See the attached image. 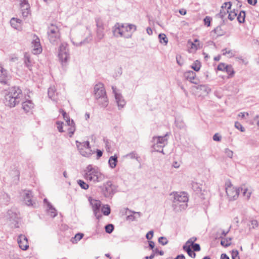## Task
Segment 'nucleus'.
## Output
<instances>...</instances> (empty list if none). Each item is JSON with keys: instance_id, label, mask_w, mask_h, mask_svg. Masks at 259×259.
<instances>
[{"instance_id": "obj_1", "label": "nucleus", "mask_w": 259, "mask_h": 259, "mask_svg": "<svg viewBox=\"0 0 259 259\" xmlns=\"http://www.w3.org/2000/svg\"><path fill=\"white\" fill-rule=\"evenodd\" d=\"M23 97L21 90L19 87H13L6 93L4 103L7 106L14 107L22 101Z\"/></svg>"}, {"instance_id": "obj_2", "label": "nucleus", "mask_w": 259, "mask_h": 259, "mask_svg": "<svg viewBox=\"0 0 259 259\" xmlns=\"http://www.w3.org/2000/svg\"><path fill=\"white\" fill-rule=\"evenodd\" d=\"M137 26L132 24H120L117 23L113 29V33L115 36H123L126 38L132 37V33L136 31Z\"/></svg>"}, {"instance_id": "obj_3", "label": "nucleus", "mask_w": 259, "mask_h": 259, "mask_svg": "<svg viewBox=\"0 0 259 259\" xmlns=\"http://www.w3.org/2000/svg\"><path fill=\"white\" fill-rule=\"evenodd\" d=\"M174 195L172 208L175 211L178 212L185 209L187 206L188 197L187 193L181 192H174L170 195Z\"/></svg>"}, {"instance_id": "obj_4", "label": "nucleus", "mask_w": 259, "mask_h": 259, "mask_svg": "<svg viewBox=\"0 0 259 259\" xmlns=\"http://www.w3.org/2000/svg\"><path fill=\"white\" fill-rule=\"evenodd\" d=\"M85 171L84 178L90 181L95 183L100 182L105 179L104 175L99 171L97 167H93L91 164L88 165Z\"/></svg>"}, {"instance_id": "obj_5", "label": "nucleus", "mask_w": 259, "mask_h": 259, "mask_svg": "<svg viewBox=\"0 0 259 259\" xmlns=\"http://www.w3.org/2000/svg\"><path fill=\"white\" fill-rule=\"evenodd\" d=\"M94 93L95 97L100 105L106 107L108 105V101L104 84L102 83L96 84L94 87Z\"/></svg>"}, {"instance_id": "obj_6", "label": "nucleus", "mask_w": 259, "mask_h": 259, "mask_svg": "<svg viewBox=\"0 0 259 259\" xmlns=\"http://www.w3.org/2000/svg\"><path fill=\"white\" fill-rule=\"evenodd\" d=\"M47 33L48 39L51 44L56 45L60 40V29L57 26L51 24L48 27Z\"/></svg>"}, {"instance_id": "obj_7", "label": "nucleus", "mask_w": 259, "mask_h": 259, "mask_svg": "<svg viewBox=\"0 0 259 259\" xmlns=\"http://www.w3.org/2000/svg\"><path fill=\"white\" fill-rule=\"evenodd\" d=\"M58 56L60 61L63 65H65L70 59L68 52V45L67 44L62 43L59 49Z\"/></svg>"}, {"instance_id": "obj_8", "label": "nucleus", "mask_w": 259, "mask_h": 259, "mask_svg": "<svg viewBox=\"0 0 259 259\" xmlns=\"http://www.w3.org/2000/svg\"><path fill=\"white\" fill-rule=\"evenodd\" d=\"M102 194L106 198H111L116 191V187L111 181H107L100 187Z\"/></svg>"}, {"instance_id": "obj_9", "label": "nucleus", "mask_w": 259, "mask_h": 259, "mask_svg": "<svg viewBox=\"0 0 259 259\" xmlns=\"http://www.w3.org/2000/svg\"><path fill=\"white\" fill-rule=\"evenodd\" d=\"M95 21L97 26L96 36L98 40H101L105 35L103 22L100 18H96Z\"/></svg>"}, {"instance_id": "obj_10", "label": "nucleus", "mask_w": 259, "mask_h": 259, "mask_svg": "<svg viewBox=\"0 0 259 259\" xmlns=\"http://www.w3.org/2000/svg\"><path fill=\"white\" fill-rule=\"evenodd\" d=\"M60 112L62 113L64 118L66 120V124L64 126H69V127L68 128L67 131L69 136L71 137L75 131V123L73 120H70V119L67 117L66 113L63 110L60 111Z\"/></svg>"}, {"instance_id": "obj_11", "label": "nucleus", "mask_w": 259, "mask_h": 259, "mask_svg": "<svg viewBox=\"0 0 259 259\" xmlns=\"http://www.w3.org/2000/svg\"><path fill=\"white\" fill-rule=\"evenodd\" d=\"M226 192L230 200H233L237 199L239 192L240 189H237L232 187V185H230L226 188Z\"/></svg>"}, {"instance_id": "obj_12", "label": "nucleus", "mask_w": 259, "mask_h": 259, "mask_svg": "<svg viewBox=\"0 0 259 259\" xmlns=\"http://www.w3.org/2000/svg\"><path fill=\"white\" fill-rule=\"evenodd\" d=\"M31 45L33 54H39L41 53L42 50L40 43V40L35 34L33 35Z\"/></svg>"}, {"instance_id": "obj_13", "label": "nucleus", "mask_w": 259, "mask_h": 259, "mask_svg": "<svg viewBox=\"0 0 259 259\" xmlns=\"http://www.w3.org/2000/svg\"><path fill=\"white\" fill-rule=\"evenodd\" d=\"M21 196L26 205L33 206L35 203H33L32 200V194L31 191L23 190L21 193Z\"/></svg>"}, {"instance_id": "obj_14", "label": "nucleus", "mask_w": 259, "mask_h": 259, "mask_svg": "<svg viewBox=\"0 0 259 259\" xmlns=\"http://www.w3.org/2000/svg\"><path fill=\"white\" fill-rule=\"evenodd\" d=\"M20 8L23 17H27L30 14V5L28 0H20Z\"/></svg>"}, {"instance_id": "obj_15", "label": "nucleus", "mask_w": 259, "mask_h": 259, "mask_svg": "<svg viewBox=\"0 0 259 259\" xmlns=\"http://www.w3.org/2000/svg\"><path fill=\"white\" fill-rule=\"evenodd\" d=\"M184 77L191 83L197 84L199 83V80L196 78V73L193 71H188L184 73Z\"/></svg>"}, {"instance_id": "obj_16", "label": "nucleus", "mask_w": 259, "mask_h": 259, "mask_svg": "<svg viewBox=\"0 0 259 259\" xmlns=\"http://www.w3.org/2000/svg\"><path fill=\"white\" fill-rule=\"evenodd\" d=\"M112 89L113 90V93L114 94L115 100L117 103L118 106L119 107L123 108L125 105V101L123 99L121 95L116 92V88L115 87L112 86Z\"/></svg>"}, {"instance_id": "obj_17", "label": "nucleus", "mask_w": 259, "mask_h": 259, "mask_svg": "<svg viewBox=\"0 0 259 259\" xmlns=\"http://www.w3.org/2000/svg\"><path fill=\"white\" fill-rule=\"evenodd\" d=\"M17 241L20 248L22 250H25L28 248V240L25 235L22 234L19 235Z\"/></svg>"}, {"instance_id": "obj_18", "label": "nucleus", "mask_w": 259, "mask_h": 259, "mask_svg": "<svg viewBox=\"0 0 259 259\" xmlns=\"http://www.w3.org/2000/svg\"><path fill=\"white\" fill-rule=\"evenodd\" d=\"M24 62L25 66L27 67L30 70H31V68L34 64V61L31 58V56L27 53L24 54Z\"/></svg>"}, {"instance_id": "obj_19", "label": "nucleus", "mask_w": 259, "mask_h": 259, "mask_svg": "<svg viewBox=\"0 0 259 259\" xmlns=\"http://www.w3.org/2000/svg\"><path fill=\"white\" fill-rule=\"evenodd\" d=\"M91 204L95 216L97 219H99V216L98 215V213H99L101 202L100 201L94 200L91 202Z\"/></svg>"}, {"instance_id": "obj_20", "label": "nucleus", "mask_w": 259, "mask_h": 259, "mask_svg": "<svg viewBox=\"0 0 259 259\" xmlns=\"http://www.w3.org/2000/svg\"><path fill=\"white\" fill-rule=\"evenodd\" d=\"M33 107L34 104L30 100L22 102V108L26 113L30 112Z\"/></svg>"}, {"instance_id": "obj_21", "label": "nucleus", "mask_w": 259, "mask_h": 259, "mask_svg": "<svg viewBox=\"0 0 259 259\" xmlns=\"http://www.w3.org/2000/svg\"><path fill=\"white\" fill-rule=\"evenodd\" d=\"M9 77L7 75V70L3 67H1V73L0 74V82L3 84H8Z\"/></svg>"}, {"instance_id": "obj_22", "label": "nucleus", "mask_w": 259, "mask_h": 259, "mask_svg": "<svg viewBox=\"0 0 259 259\" xmlns=\"http://www.w3.org/2000/svg\"><path fill=\"white\" fill-rule=\"evenodd\" d=\"M126 210L125 214H127V211H128L130 212H131L133 213V214L128 215L126 218V220L127 221H134L136 220V217L134 215V214H136L138 215V217H140L142 215V213L140 212H137L133 210H129L128 208H125Z\"/></svg>"}, {"instance_id": "obj_23", "label": "nucleus", "mask_w": 259, "mask_h": 259, "mask_svg": "<svg viewBox=\"0 0 259 259\" xmlns=\"http://www.w3.org/2000/svg\"><path fill=\"white\" fill-rule=\"evenodd\" d=\"M168 136V133H166L163 136H158L153 138L154 141H157L159 144L166 145L167 143V139L166 137Z\"/></svg>"}, {"instance_id": "obj_24", "label": "nucleus", "mask_w": 259, "mask_h": 259, "mask_svg": "<svg viewBox=\"0 0 259 259\" xmlns=\"http://www.w3.org/2000/svg\"><path fill=\"white\" fill-rule=\"evenodd\" d=\"M77 147L81 154L83 156L89 157L92 154V150L88 148V149H84L82 147H80L78 145H77Z\"/></svg>"}, {"instance_id": "obj_25", "label": "nucleus", "mask_w": 259, "mask_h": 259, "mask_svg": "<svg viewBox=\"0 0 259 259\" xmlns=\"http://www.w3.org/2000/svg\"><path fill=\"white\" fill-rule=\"evenodd\" d=\"M183 249L186 251L188 254L192 258H195L196 256V253L194 252V250H192L191 248V246L190 245H184L183 246Z\"/></svg>"}, {"instance_id": "obj_26", "label": "nucleus", "mask_w": 259, "mask_h": 259, "mask_svg": "<svg viewBox=\"0 0 259 259\" xmlns=\"http://www.w3.org/2000/svg\"><path fill=\"white\" fill-rule=\"evenodd\" d=\"M48 213L53 218L57 215V211L50 203H48Z\"/></svg>"}, {"instance_id": "obj_27", "label": "nucleus", "mask_w": 259, "mask_h": 259, "mask_svg": "<svg viewBox=\"0 0 259 259\" xmlns=\"http://www.w3.org/2000/svg\"><path fill=\"white\" fill-rule=\"evenodd\" d=\"M117 162V157L115 155L113 156H111L109 158V159L108 160V163L109 164V166L112 168H113L115 167L116 166Z\"/></svg>"}, {"instance_id": "obj_28", "label": "nucleus", "mask_w": 259, "mask_h": 259, "mask_svg": "<svg viewBox=\"0 0 259 259\" xmlns=\"http://www.w3.org/2000/svg\"><path fill=\"white\" fill-rule=\"evenodd\" d=\"M155 144L153 147L155 151L163 153V148L165 146L164 145L159 144L157 141H154Z\"/></svg>"}, {"instance_id": "obj_29", "label": "nucleus", "mask_w": 259, "mask_h": 259, "mask_svg": "<svg viewBox=\"0 0 259 259\" xmlns=\"http://www.w3.org/2000/svg\"><path fill=\"white\" fill-rule=\"evenodd\" d=\"M196 88L197 90L203 91V93L205 94H208L211 91L210 89L208 86L204 84L199 85L197 86Z\"/></svg>"}, {"instance_id": "obj_30", "label": "nucleus", "mask_w": 259, "mask_h": 259, "mask_svg": "<svg viewBox=\"0 0 259 259\" xmlns=\"http://www.w3.org/2000/svg\"><path fill=\"white\" fill-rule=\"evenodd\" d=\"M48 94L49 97L52 99L55 100L56 95V89L54 87H51L48 89Z\"/></svg>"}, {"instance_id": "obj_31", "label": "nucleus", "mask_w": 259, "mask_h": 259, "mask_svg": "<svg viewBox=\"0 0 259 259\" xmlns=\"http://www.w3.org/2000/svg\"><path fill=\"white\" fill-rule=\"evenodd\" d=\"M245 12L244 11H241L239 14L237 15V20L239 23H243L245 21Z\"/></svg>"}, {"instance_id": "obj_32", "label": "nucleus", "mask_w": 259, "mask_h": 259, "mask_svg": "<svg viewBox=\"0 0 259 259\" xmlns=\"http://www.w3.org/2000/svg\"><path fill=\"white\" fill-rule=\"evenodd\" d=\"M231 238L222 239L221 241V244L224 247H228L231 245Z\"/></svg>"}, {"instance_id": "obj_33", "label": "nucleus", "mask_w": 259, "mask_h": 259, "mask_svg": "<svg viewBox=\"0 0 259 259\" xmlns=\"http://www.w3.org/2000/svg\"><path fill=\"white\" fill-rule=\"evenodd\" d=\"M158 38L159 39L160 42L161 44H164L166 45L168 42V39L164 33H160L158 35Z\"/></svg>"}, {"instance_id": "obj_34", "label": "nucleus", "mask_w": 259, "mask_h": 259, "mask_svg": "<svg viewBox=\"0 0 259 259\" xmlns=\"http://www.w3.org/2000/svg\"><path fill=\"white\" fill-rule=\"evenodd\" d=\"M76 142L77 143V145H78V146L80 147L83 148L84 149H88V148H90V149H91V147L89 141H84L82 143H80L76 141Z\"/></svg>"}, {"instance_id": "obj_35", "label": "nucleus", "mask_w": 259, "mask_h": 259, "mask_svg": "<svg viewBox=\"0 0 259 259\" xmlns=\"http://www.w3.org/2000/svg\"><path fill=\"white\" fill-rule=\"evenodd\" d=\"M226 69L225 70V71L228 74V77H232L234 74V71L233 70L232 66L231 65H227V67H226Z\"/></svg>"}, {"instance_id": "obj_36", "label": "nucleus", "mask_w": 259, "mask_h": 259, "mask_svg": "<svg viewBox=\"0 0 259 259\" xmlns=\"http://www.w3.org/2000/svg\"><path fill=\"white\" fill-rule=\"evenodd\" d=\"M92 40V35H90L89 37H87L85 38L83 41H81L79 43L75 44L74 41H72L73 44L76 46H81L82 45H84L87 43H89Z\"/></svg>"}, {"instance_id": "obj_37", "label": "nucleus", "mask_w": 259, "mask_h": 259, "mask_svg": "<svg viewBox=\"0 0 259 259\" xmlns=\"http://www.w3.org/2000/svg\"><path fill=\"white\" fill-rule=\"evenodd\" d=\"M213 31L218 36H222L225 34L224 31L222 29L221 26L217 27Z\"/></svg>"}, {"instance_id": "obj_38", "label": "nucleus", "mask_w": 259, "mask_h": 259, "mask_svg": "<svg viewBox=\"0 0 259 259\" xmlns=\"http://www.w3.org/2000/svg\"><path fill=\"white\" fill-rule=\"evenodd\" d=\"M102 211L105 215H108L111 212L110 206L108 205H106L102 208Z\"/></svg>"}, {"instance_id": "obj_39", "label": "nucleus", "mask_w": 259, "mask_h": 259, "mask_svg": "<svg viewBox=\"0 0 259 259\" xmlns=\"http://www.w3.org/2000/svg\"><path fill=\"white\" fill-rule=\"evenodd\" d=\"M200 67H201L200 62L199 61H198V60L194 62L191 66L192 68L196 71H198L200 69Z\"/></svg>"}, {"instance_id": "obj_40", "label": "nucleus", "mask_w": 259, "mask_h": 259, "mask_svg": "<svg viewBox=\"0 0 259 259\" xmlns=\"http://www.w3.org/2000/svg\"><path fill=\"white\" fill-rule=\"evenodd\" d=\"M237 11H235L234 10L233 11H230V12L229 13L228 18L230 21L233 20L235 17L237 16Z\"/></svg>"}, {"instance_id": "obj_41", "label": "nucleus", "mask_w": 259, "mask_h": 259, "mask_svg": "<svg viewBox=\"0 0 259 259\" xmlns=\"http://www.w3.org/2000/svg\"><path fill=\"white\" fill-rule=\"evenodd\" d=\"M228 13L229 11L224 9V6H222L218 15L221 18L223 19Z\"/></svg>"}, {"instance_id": "obj_42", "label": "nucleus", "mask_w": 259, "mask_h": 259, "mask_svg": "<svg viewBox=\"0 0 259 259\" xmlns=\"http://www.w3.org/2000/svg\"><path fill=\"white\" fill-rule=\"evenodd\" d=\"M77 184L79 186L84 190H87L89 188V185L85 183L83 181L79 180L77 181Z\"/></svg>"}, {"instance_id": "obj_43", "label": "nucleus", "mask_w": 259, "mask_h": 259, "mask_svg": "<svg viewBox=\"0 0 259 259\" xmlns=\"http://www.w3.org/2000/svg\"><path fill=\"white\" fill-rule=\"evenodd\" d=\"M105 231L108 233H111L114 230V225L110 224L105 226Z\"/></svg>"}, {"instance_id": "obj_44", "label": "nucleus", "mask_w": 259, "mask_h": 259, "mask_svg": "<svg viewBox=\"0 0 259 259\" xmlns=\"http://www.w3.org/2000/svg\"><path fill=\"white\" fill-rule=\"evenodd\" d=\"M240 191H243V194L244 196H246L248 199L251 195V192H248L247 188H243V187L239 188Z\"/></svg>"}, {"instance_id": "obj_45", "label": "nucleus", "mask_w": 259, "mask_h": 259, "mask_svg": "<svg viewBox=\"0 0 259 259\" xmlns=\"http://www.w3.org/2000/svg\"><path fill=\"white\" fill-rule=\"evenodd\" d=\"M63 122H61V121H59L56 122L57 128L58 130L59 131V132L60 133H62V132H64V131L63 129Z\"/></svg>"}, {"instance_id": "obj_46", "label": "nucleus", "mask_w": 259, "mask_h": 259, "mask_svg": "<svg viewBox=\"0 0 259 259\" xmlns=\"http://www.w3.org/2000/svg\"><path fill=\"white\" fill-rule=\"evenodd\" d=\"M103 141L105 144V147L107 151H109L111 149V145L109 141L107 138H104Z\"/></svg>"}, {"instance_id": "obj_47", "label": "nucleus", "mask_w": 259, "mask_h": 259, "mask_svg": "<svg viewBox=\"0 0 259 259\" xmlns=\"http://www.w3.org/2000/svg\"><path fill=\"white\" fill-rule=\"evenodd\" d=\"M158 242L162 245H164L167 244L168 240L164 237H160L158 238Z\"/></svg>"}, {"instance_id": "obj_48", "label": "nucleus", "mask_w": 259, "mask_h": 259, "mask_svg": "<svg viewBox=\"0 0 259 259\" xmlns=\"http://www.w3.org/2000/svg\"><path fill=\"white\" fill-rule=\"evenodd\" d=\"M223 55H226L227 54L229 55V57H231L234 56L232 50H227V49H224L222 50Z\"/></svg>"}, {"instance_id": "obj_49", "label": "nucleus", "mask_w": 259, "mask_h": 259, "mask_svg": "<svg viewBox=\"0 0 259 259\" xmlns=\"http://www.w3.org/2000/svg\"><path fill=\"white\" fill-rule=\"evenodd\" d=\"M197 240V238L196 237H192L190 238L186 243V245H190V246L194 244V242Z\"/></svg>"}, {"instance_id": "obj_50", "label": "nucleus", "mask_w": 259, "mask_h": 259, "mask_svg": "<svg viewBox=\"0 0 259 259\" xmlns=\"http://www.w3.org/2000/svg\"><path fill=\"white\" fill-rule=\"evenodd\" d=\"M16 22H17V20L16 19V18H13L11 19V20L10 21V23H11V26L13 27H14V28L17 29V27H19V24L16 23Z\"/></svg>"}, {"instance_id": "obj_51", "label": "nucleus", "mask_w": 259, "mask_h": 259, "mask_svg": "<svg viewBox=\"0 0 259 259\" xmlns=\"http://www.w3.org/2000/svg\"><path fill=\"white\" fill-rule=\"evenodd\" d=\"M232 259H240L238 250H233L232 252Z\"/></svg>"}, {"instance_id": "obj_52", "label": "nucleus", "mask_w": 259, "mask_h": 259, "mask_svg": "<svg viewBox=\"0 0 259 259\" xmlns=\"http://www.w3.org/2000/svg\"><path fill=\"white\" fill-rule=\"evenodd\" d=\"M126 157H130L131 159L136 158L137 159L138 158V157L137 156V155L135 152H132L130 153L127 154L126 155Z\"/></svg>"}, {"instance_id": "obj_53", "label": "nucleus", "mask_w": 259, "mask_h": 259, "mask_svg": "<svg viewBox=\"0 0 259 259\" xmlns=\"http://www.w3.org/2000/svg\"><path fill=\"white\" fill-rule=\"evenodd\" d=\"M227 65H226L225 63H221L218 66V69L221 71H225L226 69V67H227Z\"/></svg>"}, {"instance_id": "obj_54", "label": "nucleus", "mask_w": 259, "mask_h": 259, "mask_svg": "<svg viewBox=\"0 0 259 259\" xmlns=\"http://www.w3.org/2000/svg\"><path fill=\"white\" fill-rule=\"evenodd\" d=\"M235 126L236 128L240 130V131L243 132L245 131V128L242 126V125L238 122H236L235 123Z\"/></svg>"}, {"instance_id": "obj_55", "label": "nucleus", "mask_w": 259, "mask_h": 259, "mask_svg": "<svg viewBox=\"0 0 259 259\" xmlns=\"http://www.w3.org/2000/svg\"><path fill=\"white\" fill-rule=\"evenodd\" d=\"M225 152L226 154V155L229 157L232 158L233 155V152L232 150H230L228 148H226L225 150Z\"/></svg>"}, {"instance_id": "obj_56", "label": "nucleus", "mask_w": 259, "mask_h": 259, "mask_svg": "<svg viewBox=\"0 0 259 259\" xmlns=\"http://www.w3.org/2000/svg\"><path fill=\"white\" fill-rule=\"evenodd\" d=\"M200 48L199 43L195 44L193 42H191V49L194 50H197L198 49Z\"/></svg>"}, {"instance_id": "obj_57", "label": "nucleus", "mask_w": 259, "mask_h": 259, "mask_svg": "<svg viewBox=\"0 0 259 259\" xmlns=\"http://www.w3.org/2000/svg\"><path fill=\"white\" fill-rule=\"evenodd\" d=\"M211 20V19L210 17L206 16L204 19V22L205 25H207V26H209L210 25Z\"/></svg>"}, {"instance_id": "obj_58", "label": "nucleus", "mask_w": 259, "mask_h": 259, "mask_svg": "<svg viewBox=\"0 0 259 259\" xmlns=\"http://www.w3.org/2000/svg\"><path fill=\"white\" fill-rule=\"evenodd\" d=\"M176 60H177V63L180 66H182L183 64V61L182 60V57L180 55H177Z\"/></svg>"}, {"instance_id": "obj_59", "label": "nucleus", "mask_w": 259, "mask_h": 259, "mask_svg": "<svg viewBox=\"0 0 259 259\" xmlns=\"http://www.w3.org/2000/svg\"><path fill=\"white\" fill-rule=\"evenodd\" d=\"M191 246L192 247L194 251H198L200 250V246L198 243H195Z\"/></svg>"}, {"instance_id": "obj_60", "label": "nucleus", "mask_w": 259, "mask_h": 259, "mask_svg": "<svg viewBox=\"0 0 259 259\" xmlns=\"http://www.w3.org/2000/svg\"><path fill=\"white\" fill-rule=\"evenodd\" d=\"M83 236V234L82 233H77L75 235L74 237V239L76 241H79Z\"/></svg>"}, {"instance_id": "obj_61", "label": "nucleus", "mask_w": 259, "mask_h": 259, "mask_svg": "<svg viewBox=\"0 0 259 259\" xmlns=\"http://www.w3.org/2000/svg\"><path fill=\"white\" fill-rule=\"evenodd\" d=\"M153 233H154V232L153 230H151L149 232H148V233H147L146 235V238L148 239V240H150L152 239V237H153Z\"/></svg>"}, {"instance_id": "obj_62", "label": "nucleus", "mask_w": 259, "mask_h": 259, "mask_svg": "<svg viewBox=\"0 0 259 259\" xmlns=\"http://www.w3.org/2000/svg\"><path fill=\"white\" fill-rule=\"evenodd\" d=\"M224 6V9L227 7V9L226 10H228L231 9L232 4L231 2H226L223 4L222 5Z\"/></svg>"}, {"instance_id": "obj_63", "label": "nucleus", "mask_w": 259, "mask_h": 259, "mask_svg": "<svg viewBox=\"0 0 259 259\" xmlns=\"http://www.w3.org/2000/svg\"><path fill=\"white\" fill-rule=\"evenodd\" d=\"M213 140L215 141H220L221 140V137L216 133L213 136Z\"/></svg>"}, {"instance_id": "obj_64", "label": "nucleus", "mask_w": 259, "mask_h": 259, "mask_svg": "<svg viewBox=\"0 0 259 259\" xmlns=\"http://www.w3.org/2000/svg\"><path fill=\"white\" fill-rule=\"evenodd\" d=\"M102 154H103V152L101 150H97V159H99L102 156Z\"/></svg>"}]
</instances>
